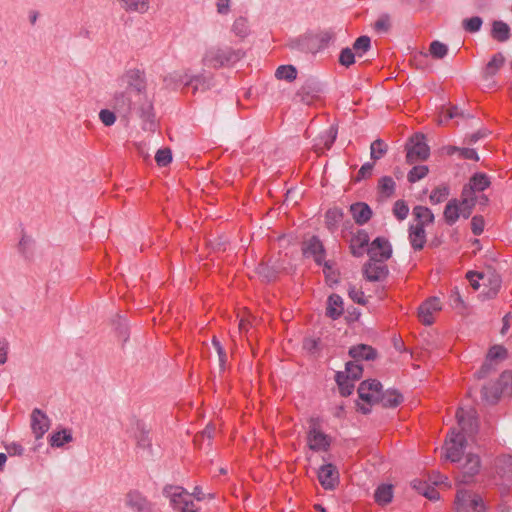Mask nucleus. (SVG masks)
Masks as SVG:
<instances>
[{"mask_svg":"<svg viewBox=\"0 0 512 512\" xmlns=\"http://www.w3.org/2000/svg\"><path fill=\"white\" fill-rule=\"evenodd\" d=\"M128 90L135 94L138 101L144 100L138 109V116L142 120V128L145 131L155 132L157 123L155 120V113L153 103L147 98L146 95V81L145 74L139 69L129 70L125 75Z\"/></svg>","mask_w":512,"mask_h":512,"instance_id":"f257e3e1","label":"nucleus"},{"mask_svg":"<svg viewBox=\"0 0 512 512\" xmlns=\"http://www.w3.org/2000/svg\"><path fill=\"white\" fill-rule=\"evenodd\" d=\"M357 392L367 405L381 404L384 408H396L404 400L403 395L396 389L383 391V386L377 379L362 381Z\"/></svg>","mask_w":512,"mask_h":512,"instance_id":"f03ea898","label":"nucleus"},{"mask_svg":"<svg viewBox=\"0 0 512 512\" xmlns=\"http://www.w3.org/2000/svg\"><path fill=\"white\" fill-rule=\"evenodd\" d=\"M487 509L483 497L465 489H459L455 498L456 512H485Z\"/></svg>","mask_w":512,"mask_h":512,"instance_id":"7ed1b4c3","label":"nucleus"},{"mask_svg":"<svg viewBox=\"0 0 512 512\" xmlns=\"http://www.w3.org/2000/svg\"><path fill=\"white\" fill-rule=\"evenodd\" d=\"M142 102H144V100L138 101L134 93L125 90L114 94L111 106L119 116L128 118L132 111L138 114V109Z\"/></svg>","mask_w":512,"mask_h":512,"instance_id":"20e7f679","label":"nucleus"},{"mask_svg":"<svg viewBox=\"0 0 512 512\" xmlns=\"http://www.w3.org/2000/svg\"><path fill=\"white\" fill-rule=\"evenodd\" d=\"M425 140V135L422 133H416L409 138L405 145L407 163L413 164L419 160L424 161L429 157L430 148Z\"/></svg>","mask_w":512,"mask_h":512,"instance_id":"39448f33","label":"nucleus"},{"mask_svg":"<svg viewBox=\"0 0 512 512\" xmlns=\"http://www.w3.org/2000/svg\"><path fill=\"white\" fill-rule=\"evenodd\" d=\"M163 493L170 498L171 505L178 512H198L189 493L181 487L166 486Z\"/></svg>","mask_w":512,"mask_h":512,"instance_id":"423d86ee","label":"nucleus"},{"mask_svg":"<svg viewBox=\"0 0 512 512\" xmlns=\"http://www.w3.org/2000/svg\"><path fill=\"white\" fill-rule=\"evenodd\" d=\"M163 493L170 498L171 505L178 512H198L189 493L181 487L166 486Z\"/></svg>","mask_w":512,"mask_h":512,"instance_id":"0eeeda50","label":"nucleus"},{"mask_svg":"<svg viewBox=\"0 0 512 512\" xmlns=\"http://www.w3.org/2000/svg\"><path fill=\"white\" fill-rule=\"evenodd\" d=\"M286 264V260L281 258V252H279L277 258H271L268 263H260L256 268V273L263 281L272 282L285 272Z\"/></svg>","mask_w":512,"mask_h":512,"instance_id":"6e6552de","label":"nucleus"},{"mask_svg":"<svg viewBox=\"0 0 512 512\" xmlns=\"http://www.w3.org/2000/svg\"><path fill=\"white\" fill-rule=\"evenodd\" d=\"M324 463L318 469V480L325 490H334L339 484V471L331 462H327L323 457Z\"/></svg>","mask_w":512,"mask_h":512,"instance_id":"1a4fd4ad","label":"nucleus"},{"mask_svg":"<svg viewBox=\"0 0 512 512\" xmlns=\"http://www.w3.org/2000/svg\"><path fill=\"white\" fill-rule=\"evenodd\" d=\"M465 436L461 432H452L448 441L445 442V456L451 462H459L466 447Z\"/></svg>","mask_w":512,"mask_h":512,"instance_id":"9d476101","label":"nucleus"},{"mask_svg":"<svg viewBox=\"0 0 512 512\" xmlns=\"http://www.w3.org/2000/svg\"><path fill=\"white\" fill-rule=\"evenodd\" d=\"M366 252L371 260H380L383 263L391 258L392 246L387 238L378 236L370 243Z\"/></svg>","mask_w":512,"mask_h":512,"instance_id":"9b49d317","label":"nucleus"},{"mask_svg":"<svg viewBox=\"0 0 512 512\" xmlns=\"http://www.w3.org/2000/svg\"><path fill=\"white\" fill-rule=\"evenodd\" d=\"M363 276L369 282L384 281L389 275L388 266L380 260H369L363 265Z\"/></svg>","mask_w":512,"mask_h":512,"instance_id":"f8f14e48","label":"nucleus"},{"mask_svg":"<svg viewBox=\"0 0 512 512\" xmlns=\"http://www.w3.org/2000/svg\"><path fill=\"white\" fill-rule=\"evenodd\" d=\"M481 468V460L477 454L469 453L465 462L461 465L460 475L457 477L458 481L462 484H470L473 478L477 475Z\"/></svg>","mask_w":512,"mask_h":512,"instance_id":"ddd939ff","label":"nucleus"},{"mask_svg":"<svg viewBox=\"0 0 512 512\" xmlns=\"http://www.w3.org/2000/svg\"><path fill=\"white\" fill-rule=\"evenodd\" d=\"M320 92V83L315 78H308L301 89L294 95L293 101L309 105Z\"/></svg>","mask_w":512,"mask_h":512,"instance_id":"4468645a","label":"nucleus"},{"mask_svg":"<svg viewBox=\"0 0 512 512\" xmlns=\"http://www.w3.org/2000/svg\"><path fill=\"white\" fill-rule=\"evenodd\" d=\"M458 425L468 435H472L477 432L478 421L476 411L474 409L464 410L463 408L458 409L456 413Z\"/></svg>","mask_w":512,"mask_h":512,"instance_id":"2eb2a0df","label":"nucleus"},{"mask_svg":"<svg viewBox=\"0 0 512 512\" xmlns=\"http://www.w3.org/2000/svg\"><path fill=\"white\" fill-rule=\"evenodd\" d=\"M441 310L440 300L431 297L424 301L418 308V317L423 325L430 326L434 323L433 313Z\"/></svg>","mask_w":512,"mask_h":512,"instance_id":"dca6fc26","label":"nucleus"},{"mask_svg":"<svg viewBox=\"0 0 512 512\" xmlns=\"http://www.w3.org/2000/svg\"><path fill=\"white\" fill-rule=\"evenodd\" d=\"M302 250L304 256H311L317 265H322L326 251L323 243L317 236H312L307 242H305Z\"/></svg>","mask_w":512,"mask_h":512,"instance_id":"f3484780","label":"nucleus"},{"mask_svg":"<svg viewBox=\"0 0 512 512\" xmlns=\"http://www.w3.org/2000/svg\"><path fill=\"white\" fill-rule=\"evenodd\" d=\"M50 428V419L39 408L33 409L31 413V429L36 439H41Z\"/></svg>","mask_w":512,"mask_h":512,"instance_id":"a211bd4d","label":"nucleus"},{"mask_svg":"<svg viewBox=\"0 0 512 512\" xmlns=\"http://www.w3.org/2000/svg\"><path fill=\"white\" fill-rule=\"evenodd\" d=\"M491 185L489 176L483 172L474 173L467 184L463 186L462 191L472 196H476V192H483Z\"/></svg>","mask_w":512,"mask_h":512,"instance_id":"6ab92c4d","label":"nucleus"},{"mask_svg":"<svg viewBox=\"0 0 512 512\" xmlns=\"http://www.w3.org/2000/svg\"><path fill=\"white\" fill-rule=\"evenodd\" d=\"M310 449L314 451H328L331 445V437L316 427H312L308 433Z\"/></svg>","mask_w":512,"mask_h":512,"instance_id":"aec40b11","label":"nucleus"},{"mask_svg":"<svg viewBox=\"0 0 512 512\" xmlns=\"http://www.w3.org/2000/svg\"><path fill=\"white\" fill-rule=\"evenodd\" d=\"M369 241L370 238L367 231L359 229L350 240L351 254L354 257H362L370 245Z\"/></svg>","mask_w":512,"mask_h":512,"instance_id":"412c9836","label":"nucleus"},{"mask_svg":"<svg viewBox=\"0 0 512 512\" xmlns=\"http://www.w3.org/2000/svg\"><path fill=\"white\" fill-rule=\"evenodd\" d=\"M314 42V33L312 31H307L293 39H290V49L316 54Z\"/></svg>","mask_w":512,"mask_h":512,"instance_id":"4be33fe9","label":"nucleus"},{"mask_svg":"<svg viewBox=\"0 0 512 512\" xmlns=\"http://www.w3.org/2000/svg\"><path fill=\"white\" fill-rule=\"evenodd\" d=\"M348 354L356 362L360 360L371 361L375 360L378 352L375 348L367 344H358L349 348Z\"/></svg>","mask_w":512,"mask_h":512,"instance_id":"5701e85b","label":"nucleus"},{"mask_svg":"<svg viewBox=\"0 0 512 512\" xmlns=\"http://www.w3.org/2000/svg\"><path fill=\"white\" fill-rule=\"evenodd\" d=\"M408 238L411 247L415 251H420L426 244V231L422 224L410 225L408 229Z\"/></svg>","mask_w":512,"mask_h":512,"instance_id":"b1692460","label":"nucleus"},{"mask_svg":"<svg viewBox=\"0 0 512 512\" xmlns=\"http://www.w3.org/2000/svg\"><path fill=\"white\" fill-rule=\"evenodd\" d=\"M490 36L497 42L505 43L512 37L511 28L502 20H494L491 23Z\"/></svg>","mask_w":512,"mask_h":512,"instance_id":"393cba45","label":"nucleus"},{"mask_svg":"<svg viewBox=\"0 0 512 512\" xmlns=\"http://www.w3.org/2000/svg\"><path fill=\"white\" fill-rule=\"evenodd\" d=\"M326 316L331 318L332 320L339 319L343 313H344V302L340 295L338 294H331L327 298L326 302Z\"/></svg>","mask_w":512,"mask_h":512,"instance_id":"a878e982","label":"nucleus"},{"mask_svg":"<svg viewBox=\"0 0 512 512\" xmlns=\"http://www.w3.org/2000/svg\"><path fill=\"white\" fill-rule=\"evenodd\" d=\"M350 212L358 225L366 224L372 217V210L365 202H356L350 206Z\"/></svg>","mask_w":512,"mask_h":512,"instance_id":"bb28decb","label":"nucleus"},{"mask_svg":"<svg viewBox=\"0 0 512 512\" xmlns=\"http://www.w3.org/2000/svg\"><path fill=\"white\" fill-rule=\"evenodd\" d=\"M126 504L137 512H146L149 510V502L139 491L136 490L127 493Z\"/></svg>","mask_w":512,"mask_h":512,"instance_id":"cd10ccee","label":"nucleus"},{"mask_svg":"<svg viewBox=\"0 0 512 512\" xmlns=\"http://www.w3.org/2000/svg\"><path fill=\"white\" fill-rule=\"evenodd\" d=\"M497 474L504 480H512V456L501 455L495 460Z\"/></svg>","mask_w":512,"mask_h":512,"instance_id":"c85d7f7f","label":"nucleus"},{"mask_svg":"<svg viewBox=\"0 0 512 512\" xmlns=\"http://www.w3.org/2000/svg\"><path fill=\"white\" fill-rule=\"evenodd\" d=\"M505 63V57L501 52L492 56L483 70V78L485 80L491 79L502 68Z\"/></svg>","mask_w":512,"mask_h":512,"instance_id":"c756f323","label":"nucleus"},{"mask_svg":"<svg viewBox=\"0 0 512 512\" xmlns=\"http://www.w3.org/2000/svg\"><path fill=\"white\" fill-rule=\"evenodd\" d=\"M459 212V200L456 198L449 200L443 211L445 223L449 226L454 225L457 222V220L461 217Z\"/></svg>","mask_w":512,"mask_h":512,"instance_id":"7c9ffc66","label":"nucleus"},{"mask_svg":"<svg viewBox=\"0 0 512 512\" xmlns=\"http://www.w3.org/2000/svg\"><path fill=\"white\" fill-rule=\"evenodd\" d=\"M412 215L416 224H422L423 227H426L435 221V216L432 210L426 206L416 205L412 210Z\"/></svg>","mask_w":512,"mask_h":512,"instance_id":"2f4dec72","label":"nucleus"},{"mask_svg":"<svg viewBox=\"0 0 512 512\" xmlns=\"http://www.w3.org/2000/svg\"><path fill=\"white\" fill-rule=\"evenodd\" d=\"M204 66L208 68H220L223 67L222 50L221 48L211 47L209 48L202 59Z\"/></svg>","mask_w":512,"mask_h":512,"instance_id":"473e14b6","label":"nucleus"},{"mask_svg":"<svg viewBox=\"0 0 512 512\" xmlns=\"http://www.w3.org/2000/svg\"><path fill=\"white\" fill-rule=\"evenodd\" d=\"M478 197L472 196L467 192H461V199L459 200L460 205V216L464 219H468L473 212L475 205L477 204Z\"/></svg>","mask_w":512,"mask_h":512,"instance_id":"72a5a7b5","label":"nucleus"},{"mask_svg":"<svg viewBox=\"0 0 512 512\" xmlns=\"http://www.w3.org/2000/svg\"><path fill=\"white\" fill-rule=\"evenodd\" d=\"M504 393L496 383H488L482 387L481 398L488 404H496Z\"/></svg>","mask_w":512,"mask_h":512,"instance_id":"f704fd0d","label":"nucleus"},{"mask_svg":"<svg viewBox=\"0 0 512 512\" xmlns=\"http://www.w3.org/2000/svg\"><path fill=\"white\" fill-rule=\"evenodd\" d=\"M393 499V486L391 484H381L374 492V500L377 504L385 506L391 503Z\"/></svg>","mask_w":512,"mask_h":512,"instance_id":"c9c22d12","label":"nucleus"},{"mask_svg":"<svg viewBox=\"0 0 512 512\" xmlns=\"http://www.w3.org/2000/svg\"><path fill=\"white\" fill-rule=\"evenodd\" d=\"M335 381L341 396L347 397L353 393L355 387L353 383L354 380L349 379V375H346L345 372L338 371L335 375Z\"/></svg>","mask_w":512,"mask_h":512,"instance_id":"e433bc0d","label":"nucleus"},{"mask_svg":"<svg viewBox=\"0 0 512 512\" xmlns=\"http://www.w3.org/2000/svg\"><path fill=\"white\" fill-rule=\"evenodd\" d=\"M344 217L343 210L338 207H333L325 213V224L329 231L333 232L338 228L339 223Z\"/></svg>","mask_w":512,"mask_h":512,"instance_id":"4c0bfd02","label":"nucleus"},{"mask_svg":"<svg viewBox=\"0 0 512 512\" xmlns=\"http://www.w3.org/2000/svg\"><path fill=\"white\" fill-rule=\"evenodd\" d=\"M334 39L335 33L331 29L322 30L318 34H314L315 52L318 53L319 51L328 47V45L334 41Z\"/></svg>","mask_w":512,"mask_h":512,"instance_id":"58836bf2","label":"nucleus"},{"mask_svg":"<svg viewBox=\"0 0 512 512\" xmlns=\"http://www.w3.org/2000/svg\"><path fill=\"white\" fill-rule=\"evenodd\" d=\"M73 439L72 432L70 429H62L60 431L53 432L49 437V444L52 447H63L66 443L71 442Z\"/></svg>","mask_w":512,"mask_h":512,"instance_id":"ea45409f","label":"nucleus"},{"mask_svg":"<svg viewBox=\"0 0 512 512\" xmlns=\"http://www.w3.org/2000/svg\"><path fill=\"white\" fill-rule=\"evenodd\" d=\"M396 183L390 176H383L378 181V193L385 198H390L394 195Z\"/></svg>","mask_w":512,"mask_h":512,"instance_id":"a19ab883","label":"nucleus"},{"mask_svg":"<svg viewBox=\"0 0 512 512\" xmlns=\"http://www.w3.org/2000/svg\"><path fill=\"white\" fill-rule=\"evenodd\" d=\"M223 66H230L243 58L244 52L241 49H233L231 47L221 48Z\"/></svg>","mask_w":512,"mask_h":512,"instance_id":"79ce46f5","label":"nucleus"},{"mask_svg":"<svg viewBox=\"0 0 512 512\" xmlns=\"http://www.w3.org/2000/svg\"><path fill=\"white\" fill-rule=\"evenodd\" d=\"M137 429L139 431L137 435V445L139 448L147 449L149 454H152V442L149 436V430L145 428L143 423H137Z\"/></svg>","mask_w":512,"mask_h":512,"instance_id":"37998d69","label":"nucleus"},{"mask_svg":"<svg viewBox=\"0 0 512 512\" xmlns=\"http://www.w3.org/2000/svg\"><path fill=\"white\" fill-rule=\"evenodd\" d=\"M121 6L126 11L144 13L148 9V0H119Z\"/></svg>","mask_w":512,"mask_h":512,"instance_id":"c03bdc74","label":"nucleus"},{"mask_svg":"<svg viewBox=\"0 0 512 512\" xmlns=\"http://www.w3.org/2000/svg\"><path fill=\"white\" fill-rule=\"evenodd\" d=\"M113 326L123 343L127 342L129 339V325L127 319L121 315H117L116 319L113 320Z\"/></svg>","mask_w":512,"mask_h":512,"instance_id":"a18cd8bd","label":"nucleus"},{"mask_svg":"<svg viewBox=\"0 0 512 512\" xmlns=\"http://www.w3.org/2000/svg\"><path fill=\"white\" fill-rule=\"evenodd\" d=\"M371 48V39L367 35L358 37L351 48L358 57H362L363 54L368 52Z\"/></svg>","mask_w":512,"mask_h":512,"instance_id":"49530a36","label":"nucleus"},{"mask_svg":"<svg viewBox=\"0 0 512 512\" xmlns=\"http://www.w3.org/2000/svg\"><path fill=\"white\" fill-rule=\"evenodd\" d=\"M211 80H212L211 75L206 76L204 74H201V75L194 76L192 79L187 81L185 84L193 86L194 90L201 89L202 91H204L211 87Z\"/></svg>","mask_w":512,"mask_h":512,"instance_id":"de8ad7c7","label":"nucleus"},{"mask_svg":"<svg viewBox=\"0 0 512 512\" xmlns=\"http://www.w3.org/2000/svg\"><path fill=\"white\" fill-rule=\"evenodd\" d=\"M483 19L480 16H473L462 20V28L468 33H477L481 30Z\"/></svg>","mask_w":512,"mask_h":512,"instance_id":"09e8293b","label":"nucleus"},{"mask_svg":"<svg viewBox=\"0 0 512 512\" xmlns=\"http://www.w3.org/2000/svg\"><path fill=\"white\" fill-rule=\"evenodd\" d=\"M386 152L387 145L383 140L377 139L371 143L370 156L372 160L377 161L381 159L386 154Z\"/></svg>","mask_w":512,"mask_h":512,"instance_id":"8fccbe9b","label":"nucleus"},{"mask_svg":"<svg viewBox=\"0 0 512 512\" xmlns=\"http://www.w3.org/2000/svg\"><path fill=\"white\" fill-rule=\"evenodd\" d=\"M504 395L512 394V371H504L497 382Z\"/></svg>","mask_w":512,"mask_h":512,"instance_id":"3c124183","label":"nucleus"},{"mask_svg":"<svg viewBox=\"0 0 512 512\" xmlns=\"http://www.w3.org/2000/svg\"><path fill=\"white\" fill-rule=\"evenodd\" d=\"M429 52L435 59H443L448 54V46L438 40L430 43Z\"/></svg>","mask_w":512,"mask_h":512,"instance_id":"603ef678","label":"nucleus"},{"mask_svg":"<svg viewBox=\"0 0 512 512\" xmlns=\"http://www.w3.org/2000/svg\"><path fill=\"white\" fill-rule=\"evenodd\" d=\"M338 129L334 125H331L327 130H325L320 138L321 143L324 145L326 149H330L334 144L337 138Z\"/></svg>","mask_w":512,"mask_h":512,"instance_id":"864d4df0","label":"nucleus"},{"mask_svg":"<svg viewBox=\"0 0 512 512\" xmlns=\"http://www.w3.org/2000/svg\"><path fill=\"white\" fill-rule=\"evenodd\" d=\"M449 187L446 185L436 187L430 194V202L432 204H439L449 196Z\"/></svg>","mask_w":512,"mask_h":512,"instance_id":"5fc2aeb1","label":"nucleus"},{"mask_svg":"<svg viewBox=\"0 0 512 512\" xmlns=\"http://www.w3.org/2000/svg\"><path fill=\"white\" fill-rule=\"evenodd\" d=\"M429 172V168L426 165L414 166L407 175V180L410 183H415L423 179Z\"/></svg>","mask_w":512,"mask_h":512,"instance_id":"6e6d98bb","label":"nucleus"},{"mask_svg":"<svg viewBox=\"0 0 512 512\" xmlns=\"http://www.w3.org/2000/svg\"><path fill=\"white\" fill-rule=\"evenodd\" d=\"M356 56L357 55L351 48L345 47L340 51L338 58L339 64L346 68H349L355 63Z\"/></svg>","mask_w":512,"mask_h":512,"instance_id":"4d7b16f0","label":"nucleus"},{"mask_svg":"<svg viewBox=\"0 0 512 512\" xmlns=\"http://www.w3.org/2000/svg\"><path fill=\"white\" fill-rule=\"evenodd\" d=\"M33 243V239L30 236L23 233L18 243V250L25 259H29L32 256V251L30 250V248L33 245Z\"/></svg>","mask_w":512,"mask_h":512,"instance_id":"13d9d810","label":"nucleus"},{"mask_svg":"<svg viewBox=\"0 0 512 512\" xmlns=\"http://www.w3.org/2000/svg\"><path fill=\"white\" fill-rule=\"evenodd\" d=\"M155 161L158 166L166 167L172 162V151L170 148H161L156 152Z\"/></svg>","mask_w":512,"mask_h":512,"instance_id":"bf43d9fd","label":"nucleus"},{"mask_svg":"<svg viewBox=\"0 0 512 512\" xmlns=\"http://www.w3.org/2000/svg\"><path fill=\"white\" fill-rule=\"evenodd\" d=\"M345 374L349 375V379L359 380L362 377L363 367L356 361H349L345 365Z\"/></svg>","mask_w":512,"mask_h":512,"instance_id":"052dcab7","label":"nucleus"},{"mask_svg":"<svg viewBox=\"0 0 512 512\" xmlns=\"http://www.w3.org/2000/svg\"><path fill=\"white\" fill-rule=\"evenodd\" d=\"M393 214L400 221L406 219L409 214L407 203L401 199L397 200L393 205Z\"/></svg>","mask_w":512,"mask_h":512,"instance_id":"680f3d73","label":"nucleus"},{"mask_svg":"<svg viewBox=\"0 0 512 512\" xmlns=\"http://www.w3.org/2000/svg\"><path fill=\"white\" fill-rule=\"evenodd\" d=\"M232 31L235 33V35L243 38L248 35L249 28L247 24V20L244 17L237 18L232 26Z\"/></svg>","mask_w":512,"mask_h":512,"instance_id":"e2e57ef3","label":"nucleus"},{"mask_svg":"<svg viewBox=\"0 0 512 512\" xmlns=\"http://www.w3.org/2000/svg\"><path fill=\"white\" fill-rule=\"evenodd\" d=\"M507 357V350L501 345H494L489 349L487 358L490 361L503 360Z\"/></svg>","mask_w":512,"mask_h":512,"instance_id":"0e129e2a","label":"nucleus"},{"mask_svg":"<svg viewBox=\"0 0 512 512\" xmlns=\"http://www.w3.org/2000/svg\"><path fill=\"white\" fill-rule=\"evenodd\" d=\"M348 295L357 304L366 305V303H367L364 292L360 289H357L353 285L349 286Z\"/></svg>","mask_w":512,"mask_h":512,"instance_id":"69168bd1","label":"nucleus"},{"mask_svg":"<svg viewBox=\"0 0 512 512\" xmlns=\"http://www.w3.org/2000/svg\"><path fill=\"white\" fill-rule=\"evenodd\" d=\"M485 221L483 216L475 215L471 219V230L475 236H480L484 231Z\"/></svg>","mask_w":512,"mask_h":512,"instance_id":"338daca9","label":"nucleus"},{"mask_svg":"<svg viewBox=\"0 0 512 512\" xmlns=\"http://www.w3.org/2000/svg\"><path fill=\"white\" fill-rule=\"evenodd\" d=\"M99 119L105 126H112L116 121L115 110L102 109L99 112Z\"/></svg>","mask_w":512,"mask_h":512,"instance_id":"774afa93","label":"nucleus"}]
</instances>
